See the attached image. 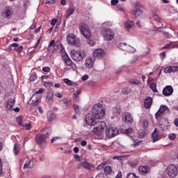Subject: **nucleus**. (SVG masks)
Returning a JSON list of instances; mask_svg holds the SVG:
<instances>
[{
	"instance_id": "6e6d98bb",
	"label": "nucleus",
	"mask_w": 178,
	"mask_h": 178,
	"mask_svg": "<svg viewBox=\"0 0 178 178\" xmlns=\"http://www.w3.org/2000/svg\"><path fill=\"white\" fill-rule=\"evenodd\" d=\"M56 42H55V40H51L49 44V48H51V47H54Z\"/></svg>"
},
{
	"instance_id": "2eb2a0df",
	"label": "nucleus",
	"mask_w": 178,
	"mask_h": 178,
	"mask_svg": "<svg viewBox=\"0 0 178 178\" xmlns=\"http://www.w3.org/2000/svg\"><path fill=\"white\" fill-rule=\"evenodd\" d=\"M95 60L91 58H86L85 61V66L88 69H92L94 66Z\"/></svg>"
},
{
	"instance_id": "774afa93",
	"label": "nucleus",
	"mask_w": 178,
	"mask_h": 178,
	"mask_svg": "<svg viewBox=\"0 0 178 178\" xmlns=\"http://www.w3.org/2000/svg\"><path fill=\"white\" fill-rule=\"evenodd\" d=\"M174 124H175V126L178 127V118L174 120Z\"/></svg>"
},
{
	"instance_id": "ea45409f",
	"label": "nucleus",
	"mask_w": 178,
	"mask_h": 178,
	"mask_svg": "<svg viewBox=\"0 0 178 178\" xmlns=\"http://www.w3.org/2000/svg\"><path fill=\"white\" fill-rule=\"evenodd\" d=\"M24 127L25 130H31V127H33V126L31 125V123H29V124H25Z\"/></svg>"
},
{
	"instance_id": "9d476101",
	"label": "nucleus",
	"mask_w": 178,
	"mask_h": 178,
	"mask_svg": "<svg viewBox=\"0 0 178 178\" xmlns=\"http://www.w3.org/2000/svg\"><path fill=\"white\" fill-rule=\"evenodd\" d=\"M47 134H41L40 136H38L36 137V142L39 145H41L42 143H45V140H47V137H49V131L46 132Z\"/></svg>"
},
{
	"instance_id": "7c9ffc66",
	"label": "nucleus",
	"mask_w": 178,
	"mask_h": 178,
	"mask_svg": "<svg viewBox=\"0 0 178 178\" xmlns=\"http://www.w3.org/2000/svg\"><path fill=\"white\" fill-rule=\"evenodd\" d=\"M19 151L20 149L19 148V145L17 143H15L13 147V153L15 156H17V155H19Z\"/></svg>"
},
{
	"instance_id": "49530a36",
	"label": "nucleus",
	"mask_w": 178,
	"mask_h": 178,
	"mask_svg": "<svg viewBox=\"0 0 178 178\" xmlns=\"http://www.w3.org/2000/svg\"><path fill=\"white\" fill-rule=\"evenodd\" d=\"M170 140H176V134H170L169 136H168Z\"/></svg>"
},
{
	"instance_id": "72a5a7b5",
	"label": "nucleus",
	"mask_w": 178,
	"mask_h": 178,
	"mask_svg": "<svg viewBox=\"0 0 178 178\" xmlns=\"http://www.w3.org/2000/svg\"><path fill=\"white\" fill-rule=\"evenodd\" d=\"M151 49H149V47H146L143 51L142 56H147V55H149Z\"/></svg>"
},
{
	"instance_id": "338daca9",
	"label": "nucleus",
	"mask_w": 178,
	"mask_h": 178,
	"mask_svg": "<svg viewBox=\"0 0 178 178\" xmlns=\"http://www.w3.org/2000/svg\"><path fill=\"white\" fill-rule=\"evenodd\" d=\"M115 178H122V171H119Z\"/></svg>"
},
{
	"instance_id": "aec40b11",
	"label": "nucleus",
	"mask_w": 178,
	"mask_h": 178,
	"mask_svg": "<svg viewBox=\"0 0 178 178\" xmlns=\"http://www.w3.org/2000/svg\"><path fill=\"white\" fill-rule=\"evenodd\" d=\"M56 119V115L52 111H48L47 113V120L49 122H51L53 120Z\"/></svg>"
},
{
	"instance_id": "680f3d73",
	"label": "nucleus",
	"mask_w": 178,
	"mask_h": 178,
	"mask_svg": "<svg viewBox=\"0 0 178 178\" xmlns=\"http://www.w3.org/2000/svg\"><path fill=\"white\" fill-rule=\"evenodd\" d=\"M119 3V0H111V5L115 6Z\"/></svg>"
},
{
	"instance_id": "37998d69",
	"label": "nucleus",
	"mask_w": 178,
	"mask_h": 178,
	"mask_svg": "<svg viewBox=\"0 0 178 178\" xmlns=\"http://www.w3.org/2000/svg\"><path fill=\"white\" fill-rule=\"evenodd\" d=\"M31 81H35L37 80V75L35 74H32L30 76Z\"/></svg>"
},
{
	"instance_id": "4d7b16f0",
	"label": "nucleus",
	"mask_w": 178,
	"mask_h": 178,
	"mask_svg": "<svg viewBox=\"0 0 178 178\" xmlns=\"http://www.w3.org/2000/svg\"><path fill=\"white\" fill-rule=\"evenodd\" d=\"M60 137H59V136H56V137H54L51 140V143H54V141H56V140H60Z\"/></svg>"
},
{
	"instance_id": "603ef678",
	"label": "nucleus",
	"mask_w": 178,
	"mask_h": 178,
	"mask_svg": "<svg viewBox=\"0 0 178 178\" xmlns=\"http://www.w3.org/2000/svg\"><path fill=\"white\" fill-rule=\"evenodd\" d=\"M106 165V162L99 165L97 168V170H99V169H103L104 166H105Z\"/></svg>"
},
{
	"instance_id": "20e7f679",
	"label": "nucleus",
	"mask_w": 178,
	"mask_h": 178,
	"mask_svg": "<svg viewBox=\"0 0 178 178\" xmlns=\"http://www.w3.org/2000/svg\"><path fill=\"white\" fill-rule=\"evenodd\" d=\"M165 173L169 176V177H176L178 175L177 167L175 164L168 165L165 169Z\"/></svg>"
},
{
	"instance_id": "052dcab7",
	"label": "nucleus",
	"mask_w": 178,
	"mask_h": 178,
	"mask_svg": "<svg viewBox=\"0 0 178 178\" xmlns=\"http://www.w3.org/2000/svg\"><path fill=\"white\" fill-rule=\"evenodd\" d=\"M46 3H47L48 5L55 3V0H46Z\"/></svg>"
},
{
	"instance_id": "4468645a",
	"label": "nucleus",
	"mask_w": 178,
	"mask_h": 178,
	"mask_svg": "<svg viewBox=\"0 0 178 178\" xmlns=\"http://www.w3.org/2000/svg\"><path fill=\"white\" fill-rule=\"evenodd\" d=\"M76 10V7L74 6H70L69 8L67 10L65 13V17L66 19H69L72 15L74 13V11Z\"/></svg>"
},
{
	"instance_id": "412c9836",
	"label": "nucleus",
	"mask_w": 178,
	"mask_h": 178,
	"mask_svg": "<svg viewBox=\"0 0 178 178\" xmlns=\"http://www.w3.org/2000/svg\"><path fill=\"white\" fill-rule=\"evenodd\" d=\"M175 48H178V44H175L172 42L162 47L163 49H174Z\"/></svg>"
},
{
	"instance_id": "3c124183",
	"label": "nucleus",
	"mask_w": 178,
	"mask_h": 178,
	"mask_svg": "<svg viewBox=\"0 0 178 178\" xmlns=\"http://www.w3.org/2000/svg\"><path fill=\"white\" fill-rule=\"evenodd\" d=\"M172 72H178V66H171Z\"/></svg>"
},
{
	"instance_id": "4be33fe9",
	"label": "nucleus",
	"mask_w": 178,
	"mask_h": 178,
	"mask_svg": "<svg viewBox=\"0 0 178 178\" xmlns=\"http://www.w3.org/2000/svg\"><path fill=\"white\" fill-rule=\"evenodd\" d=\"M80 94H81V89L76 90L72 95L73 99H74V101H80Z\"/></svg>"
},
{
	"instance_id": "5701e85b",
	"label": "nucleus",
	"mask_w": 178,
	"mask_h": 178,
	"mask_svg": "<svg viewBox=\"0 0 178 178\" xmlns=\"http://www.w3.org/2000/svg\"><path fill=\"white\" fill-rule=\"evenodd\" d=\"M44 92L43 88H40L38 91L35 92V94L33 95V97L31 98V101H32L34 104L35 102H38V99L35 100L34 98L37 97V94H42Z\"/></svg>"
},
{
	"instance_id": "0e129e2a",
	"label": "nucleus",
	"mask_w": 178,
	"mask_h": 178,
	"mask_svg": "<svg viewBox=\"0 0 178 178\" xmlns=\"http://www.w3.org/2000/svg\"><path fill=\"white\" fill-rule=\"evenodd\" d=\"M81 145L82 147H86L87 145V141L86 140H82L81 143Z\"/></svg>"
},
{
	"instance_id": "de8ad7c7",
	"label": "nucleus",
	"mask_w": 178,
	"mask_h": 178,
	"mask_svg": "<svg viewBox=\"0 0 178 178\" xmlns=\"http://www.w3.org/2000/svg\"><path fill=\"white\" fill-rule=\"evenodd\" d=\"M137 176H136V174L131 172L127 175V178H136Z\"/></svg>"
},
{
	"instance_id": "e2e57ef3",
	"label": "nucleus",
	"mask_w": 178,
	"mask_h": 178,
	"mask_svg": "<svg viewBox=\"0 0 178 178\" xmlns=\"http://www.w3.org/2000/svg\"><path fill=\"white\" fill-rule=\"evenodd\" d=\"M88 75H84L83 76H82V81H86V80H88Z\"/></svg>"
},
{
	"instance_id": "393cba45",
	"label": "nucleus",
	"mask_w": 178,
	"mask_h": 178,
	"mask_svg": "<svg viewBox=\"0 0 178 178\" xmlns=\"http://www.w3.org/2000/svg\"><path fill=\"white\" fill-rule=\"evenodd\" d=\"M159 136V134H158V131L156 130V129H155L152 134V138L153 140V143H156V141L159 140L158 138Z\"/></svg>"
},
{
	"instance_id": "2f4dec72",
	"label": "nucleus",
	"mask_w": 178,
	"mask_h": 178,
	"mask_svg": "<svg viewBox=\"0 0 178 178\" xmlns=\"http://www.w3.org/2000/svg\"><path fill=\"white\" fill-rule=\"evenodd\" d=\"M122 92L124 95H127L131 92V88L129 87H125L122 89Z\"/></svg>"
},
{
	"instance_id": "cd10ccee",
	"label": "nucleus",
	"mask_w": 178,
	"mask_h": 178,
	"mask_svg": "<svg viewBox=\"0 0 178 178\" xmlns=\"http://www.w3.org/2000/svg\"><path fill=\"white\" fill-rule=\"evenodd\" d=\"M3 16L4 17H10L12 16V9L6 8L5 11L3 12Z\"/></svg>"
},
{
	"instance_id": "8fccbe9b",
	"label": "nucleus",
	"mask_w": 178,
	"mask_h": 178,
	"mask_svg": "<svg viewBox=\"0 0 178 178\" xmlns=\"http://www.w3.org/2000/svg\"><path fill=\"white\" fill-rule=\"evenodd\" d=\"M47 99L49 105H52V102H54V99L52 97H47Z\"/></svg>"
},
{
	"instance_id": "6ab92c4d",
	"label": "nucleus",
	"mask_w": 178,
	"mask_h": 178,
	"mask_svg": "<svg viewBox=\"0 0 178 178\" xmlns=\"http://www.w3.org/2000/svg\"><path fill=\"white\" fill-rule=\"evenodd\" d=\"M60 104L63 108L66 109L68 106H70V101L67 100V99H64L60 101Z\"/></svg>"
},
{
	"instance_id": "f704fd0d",
	"label": "nucleus",
	"mask_w": 178,
	"mask_h": 178,
	"mask_svg": "<svg viewBox=\"0 0 178 178\" xmlns=\"http://www.w3.org/2000/svg\"><path fill=\"white\" fill-rule=\"evenodd\" d=\"M104 173L106 175H111L112 173V168L111 166L108 165L104 168Z\"/></svg>"
},
{
	"instance_id": "1a4fd4ad",
	"label": "nucleus",
	"mask_w": 178,
	"mask_h": 178,
	"mask_svg": "<svg viewBox=\"0 0 178 178\" xmlns=\"http://www.w3.org/2000/svg\"><path fill=\"white\" fill-rule=\"evenodd\" d=\"M169 108L165 105H161L159 109V111L155 113V118L156 120H161L162 119V116H163L164 112L168 111Z\"/></svg>"
},
{
	"instance_id": "39448f33",
	"label": "nucleus",
	"mask_w": 178,
	"mask_h": 178,
	"mask_svg": "<svg viewBox=\"0 0 178 178\" xmlns=\"http://www.w3.org/2000/svg\"><path fill=\"white\" fill-rule=\"evenodd\" d=\"M104 129H106L105 134L108 138H113V137L119 134V130L115 127H107L106 124V127Z\"/></svg>"
},
{
	"instance_id": "13d9d810",
	"label": "nucleus",
	"mask_w": 178,
	"mask_h": 178,
	"mask_svg": "<svg viewBox=\"0 0 178 178\" xmlns=\"http://www.w3.org/2000/svg\"><path fill=\"white\" fill-rule=\"evenodd\" d=\"M18 47H19V44L17 43L10 44V48H17Z\"/></svg>"
},
{
	"instance_id": "bb28decb",
	"label": "nucleus",
	"mask_w": 178,
	"mask_h": 178,
	"mask_svg": "<svg viewBox=\"0 0 178 178\" xmlns=\"http://www.w3.org/2000/svg\"><path fill=\"white\" fill-rule=\"evenodd\" d=\"M140 173H148L149 172V168L148 166H140L138 168Z\"/></svg>"
},
{
	"instance_id": "f03ea898",
	"label": "nucleus",
	"mask_w": 178,
	"mask_h": 178,
	"mask_svg": "<svg viewBox=\"0 0 178 178\" xmlns=\"http://www.w3.org/2000/svg\"><path fill=\"white\" fill-rule=\"evenodd\" d=\"M87 55L84 50L76 51V49H72L71 51L70 56L75 62H81Z\"/></svg>"
},
{
	"instance_id": "f3484780",
	"label": "nucleus",
	"mask_w": 178,
	"mask_h": 178,
	"mask_svg": "<svg viewBox=\"0 0 178 178\" xmlns=\"http://www.w3.org/2000/svg\"><path fill=\"white\" fill-rule=\"evenodd\" d=\"M133 15H135L136 17H144V13L138 8H136L133 10Z\"/></svg>"
},
{
	"instance_id": "a211bd4d",
	"label": "nucleus",
	"mask_w": 178,
	"mask_h": 178,
	"mask_svg": "<svg viewBox=\"0 0 178 178\" xmlns=\"http://www.w3.org/2000/svg\"><path fill=\"white\" fill-rule=\"evenodd\" d=\"M16 100L15 99H10L7 102V108L9 111H13V106H15V104Z\"/></svg>"
},
{
	"instance_id": "e433bc0d",
	"label": "nucleus",
	"mask_w": 178,
	"mask_h": 178,
	"mask_svg": "<svg viewBox=\"0 0 178 178\" xmlns=\"http://www.w3.org/2000/svg\"><path fill=\"white\" fill-rule=\"evenodd\" d=\"M150 88L153 91V92H158V90L156 89V83H151Z\"/></svg>"
},
{
	"instance_id": "c756f323",
	"label": "nucleus",
	"mask_w": 178,
	"mask_h": 178,
	"mask_svg": "<svg viewBox=\"0 0 178 178\" xmlns=\"http://www.w3.org/2000/svg\"><path fill=\"white\" fill-rule=\"evenodd\" d=\"M33 166H34V161H33V159H31L29 161H28V163H26L24 165V168L29 169V168H31Z\"/></svg>"
},
{
	"instance_id": "423d86ee",
	"label": "nucleus",
	"mask_w": 178,
	"mask_h": 178,
	"mask_svg": "<svg viewBox=\"0 0 178 178\" xmlns=\"http://www.w3.org/2000/svg\"><path fill=\"white\" fill-rule=\"evenodd\" d=\"M102 35L106 41H112L115 38V33L109 29H103L102 31Z\"/></svg>"
},
{
	"instance_id": "864d4df0",
	"label": "nucleus",
	"mask_w": 178,
	"mask_h": 178,
	"mask_svg": "<svg viewBox=\"0 0 178 178\" xmlns=\"http://www.w3.org/2000/svg\"><path fill=\"white\" fill-rule=\"evenodd\" d=\"M17 122L19 126H22L23 124V122H22V118L17 117Z\"/></svg>"
},
{
	"instance_id": "a19ab883",
	"label": "nucleus",
	"mask_w": 178,
	"mask_h": 178,
	"mask_svg": "<svg viewBox=\"0 0 178 178\" xmlns=\"http://www.w3.org/2000/svg\"><path fill=\"white\" fill-rule=\"evenodd\" d=\"M153 18L154 20H156V22H161V18L158 14L153 13Z\"/></svg>"
},
{
	"instance_id": "4c0bfd02",
	"label": "nucleus",
	"mask_w": 178,
	"mask_h": 178,
	"mask_svg": "<svg viewBox=\"0 0 178 178\" xmlns=\"http://www.w3.org/2000/svg\"><path fill=\"white\" fill-rule=\"evenodd\" d=\"M63 81L67 86H73V82L69 79H64Z\"/></svg>"
},
{
	"instance_id": "a878e982",
	"label": "nucleus",
	"mask_w": 178,
	"mask_h": 178,
	"mask_svg": "<svg viewBox=\"0 0 178 178\" xmlns=\"http://www.w3.org/2000/svg\"><path fill=\"white\" fill-rule=\"evenodd\" d=\"M124 122L125 123H133V117H131V114H126L124 115Z\"/></svg>"
},
{
	"instance_id": "5fc2aeb1",
	"label": "nucleus",
	"mask_w": 178,
	"mask_h": 178,
	"mask_svg": "<svg viewBox=\"0 0 178 178\" xmlns=\"http://www.w3.org/2000/svg\"><path fill=\"white\" fill-rule=\"evenodd\" d=\"M132 132H133V129L131 128L125 129V131H124L125 134H129Z\"/></svg>"
},
{
	"instance_id": "a18cd8bd",
	"label": "nucleus",
	"mask_w": 178,
	"mask_h": 178,
	"mask_svg": "<svg viewBox=\"0 0 178 178\" xmlns=\"http://www.w3.org/2000/svg\"><path fill=\"white\" fill-rule=\"evenodd\" d=\"M43 72H45L46 73H49L51 72V68L49 67H44L42 68Z\"/></svg>"
},
{
	"instance_id": "dca6fc26",
	"label": "nucleus",
	"mask_w": 178,
	"mask_h": 178,
	"mask_svg": "<svg viewBox=\"0 0 178 178\" xmlns=\"http://www.w3.org/2000/svg\"><path fill=\"white\" fill-rule=\"evenodd\" d=\"M81 166H83L87 170H92L94 169V164L90 163L87 161H83L81 163Z\"/></svg>"
},
{
	"instance_id": "473e14b6",
	"label": "nucleus",
	"mask_w": 178,
	"mask_h": 178,
	"mask_svg": "<svg viewBox=\"0 0 178 178\" xmlns=\"http://www.w3.org/2000/svg\"><path fill=\"white\" fill-rule=\"evenodd\" d=\"M60 47H63V45L60 44L59 42H56V44L54 45V49L52 50V52L54 53L56 51H58Z\"/></svg>"
},
{
	"instance_id": "7ed1b4c3",
	"label": "nucleus",
	"mask_w": 178,
	"mask_h": 178,
	"mask_svg": "<svg viewBox=\"0 0 178 178\" xmlns=\"http://www.w3.org/2000/svg\"><path fill=\"white\" fill-rule=\"evenodd\" d=\"M66 41L68 45H75V47H80V39L76 37L73 33H69L67 35Z\"/></svg>"
},
{
	"instance_id": "0eeeda50",
	"label": "nucleus",
	"mask_w": 178,
	"mask_h": 178,
	"mask_svg": "<svg viewBox=\"0 0 178 178\" xmlns=\"http://www.w3.org/2000/svg\"><path fill=\"white\" fill-rule=\"evenodd\" d=\"M79 29L83 37L87 38V40H90V38L91 37V31L90 30L88 25H87V24H81L79 26Z\"/></svg>"
},
{
	"instance_id": "b1692460",
	"label": "nucleus",
	"mask_w": 178,
	"mask_h": 178,
	"mask_svg": "<svg viewBox=\"0 0 178 178\" xmlns=\"http://www.w3.org/2000/svg\"><path fill=\"white\" fill-rule=\"evenodd\" d=\"M64 62L67 66H72V65H73V61L72 59H70L69 56H67V54H66L65 56L64 57Z\"/></svg>"
},
{
	"instance_id": "f8f14e48",
	"label": "nucleus",
	"mask_w": 178,
	"mask_h": 178,
	"mask_svg": "<svg viewBox=\"0 0 178 178\" xmlns=\"http://www.w3.org/2000/svg\"><path fill=\"white\" fill-rule=\"evenodd\" d=\"M163 94L165 97H169L173 94V87L171 86H168L163 90Z\"/></svg>"
},
{
	"instance_id": "9b49d317",
	"label": "nucleus",
	"mask_w": 178,
	"mask_h": 178,
	"mask_svg": "<svg viewBox=\"0 0 178 178\" xmlns=\"http://www.w3.org/2000/svg\"><path fill=\"white\" fill-rule=\"evenodd\" d=\"M93 56L95 58H104L105 56V51L102 49H97L94 51Z\"/></svg>"
},
{
	"instance_id": "6e6552de",
	"label": "nucleus",
	"mask_w": 178,
	"mask_h": 178,
	"mask_svg": "<svg viewBox=\"0 0 178 178\" xmlns=\"http://www.w3.org/2000/svg\"><path fill=\"white\" fill-rule=\"evenodd\" d=\"M118 48L120 49H122V51H126V52H129V54H133V52H136V49H134V47L126 43H120L118 44Z\"/></svg>"
},
{
	"instance_id": "69168bd1",
	"label": "nucleus",
	"mask_w": 178,
	"mask_h": 178,
	"mask_svg": "<svg viewBox=\"0 0 178 178\" xmlns=\"http://www.w3.org/2000/svg\"><path fill=\"white\" fill-rule=\"evenodd\" d=\"M56 22H58V20L55 18H54L52 20H51V24L52 26H55V24H56Z\"/></svg>"
},
{
	"instance_id": "c03bdc74",
	"label": "nucleus",
	"mask_w": 178,
	"mask_h": 178,
	"mask_svg": "<svg viewBox=\"0 0 178 178\" xmlns=\"http://www.w3.org/2000/svg\"><path fill=\"white\" fill-rule=\"evenodd\" d=\"M163 35L165 38H172V35L168 32H163Z\"/></svg>"
},
{
	"instance_id": "f257e3e1",
	"label": "nucleus",
	"mask_w": 178,
	"mask_h": 178,
	"mask_svg": "<svg viewBox=\"0 0 178 178\" xmlns=\"http://www.w3.org/2000/svg\"><path fill=\"white\" fill-rule=\"evenodd\" d=\"M105 110L102 108V104H96L93 106L92 111L85 117V122L88 126H95L92 131L96 136H102L104 130L106 127V123L104 121L98 122V120L104 119Z\"/></svg>"
},
{
	"instance_id": "58836bf2",
	"label": "nucleus",
	"mask_w": 178,
	"mask_h": 178,
	"mask_svg": "<svg viewBox=\"0 0 178 178\" xmlns=\"http://www.w3.org/2000/svg\"><path fill=\"white\" fill-rule=\"evenodd\" d=\"M164 73H172V66L166 67L164 69Z\"/></svg>"
},
{
	"instance_id": "09e8293b",
	"label": "nucleus",
	"mask_w": 178,
	"mask_h": 178,
	"mask_svg": "<svg viewBox=\"0 0 178 178\" xmlns=\"http://www.w3.org/2000/svg\"><path fill=\"white\" fill-rule=\"evenodd\" d=\"M55 97H56V98H63V95H62L60 92H57L54 94Z\"/></svg>"
},
{
	"instance_id": "ddd939ff",
	"label": "nucleus",
	"mask_w": 178,
	"mask_h": 178,
	"mask_svg": "<svg viewBox=\"0 0 178 178\" xmlns=\"http://www.w3.org/2000/svg\"><path fill=\"white\" fill-rule=\"evenodd\" d=\"M144 106L145 109H149L152 106V97H147L144 100Z\"/></svg>"
},
{
	"instance_id": "c9c22d12",
	"label": "nucleus",
	"mask_w": 178,
	"mask_h": 178,
	"mask_svg": "<svg viewBox=\"0 0 178 178\" xmlns=\"http://www.w3.org/2000/svg\"><path fill=\"white\" fill-rule=\"evenodd\" d=\"M74 109L76 113H77V115H80V113L81 112V108L79 107V105L74 104Z\"/></svg>"
},
{
	"instance_id": "c85d7f7f",
	"label": "nucleus",
	"mask_w": 178,
	"mask_h": 178,
	"mask_svg": "<svg viewBox=\"0 0 178 178\" xmlns=\"http://www.w3.org/2000/svg\"><path fill=\"white\" fill-rule=\"evenodd\" d=\"M133 26H134V22H133L131 20L127 21L124 23V26L126 30H127L129 31V29H131V27H133Z\"/></svg>"
},
{
	"instance_id": "bf43d9fd",
	"label": "nucleus",
	"mask_w": 178,
	"mask_h": 178,
	"mask_svg": "<svg viewBox=\"0 0 178 178\" xmlns=\"http://www.w3.org/2000/svg\"><path fill=\"white\" fill-rule=\"evenodd\" d=\"M88 44H89V45H90V47H94V45H95V42H94V40H88Z\"/></svg>"
},
{
	"instance_id": "79ce46f5",
	"label": "nucleus",
	"mask_w": 178,
	"mask_h": 178,
	"mask_svg": "<svg viewBox=\"0 0 178 178\" xmlns=\"http://www.w3.org/2000/svg\"><path fill=\"white\" fill-rule=\"evenodd\" d=\"M142 126L143 129H147V127H148V121H147V120H143L142 122Z\"/></svg>"
}]
</instances>
